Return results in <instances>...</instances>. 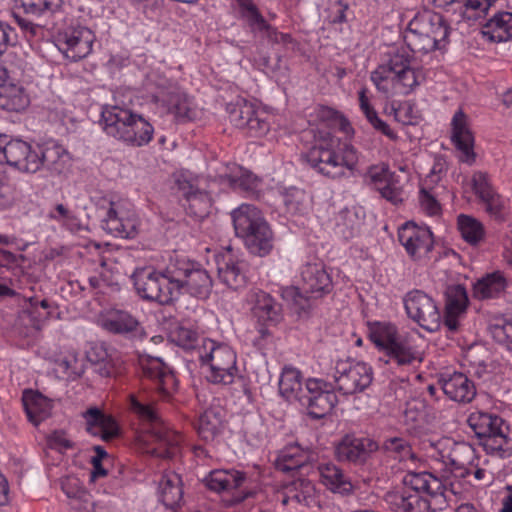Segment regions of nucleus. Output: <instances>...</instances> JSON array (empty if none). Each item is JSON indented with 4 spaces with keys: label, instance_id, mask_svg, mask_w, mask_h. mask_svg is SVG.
Returning <instances> with one entry per match:
<instances>
[{
    "label": "nucleus",
    "instance_id": "nucleus-1",
    "mask_svg": "<svg viewBox=\"0 0 512 512\" xmlns=\"http://www.w3.org/2000/svg\"><path fill=\"white\" fill-rule=\"evenodd\" d=\"M303 158L317 173L335 180L345 177L347 171L355 170L358 151L330 132H320Z\"/></svg>",
    "mask_w": 512,
    "mask_h": 512
},
{
    "label": "nucleus",
    "instance_id": "nucleus-2",
    "mask_svg": "<svg viewBox=\"0 0 512 512\" xmlns=\"http://www.w3.org/2000/svg\"><path fill=\"white\" fill-rule=\"evenodd\" d=\"M388 56V60L371 73V81L379 92L386 97L408 95L424 82L423 70L411 66L412 58L404 49Z\"/></svg>",
    "mask_w": 512,
    "mask_h": 512
},
{
    "label": "nucleus",
    "instance_id": "nucleus-3",
    "mask_svg": "<svg viewBox=\"0 0 512 512\" xmlns=\"http://www.w3.org/2000/svg\"><path fill=\"white\" fill-rule=\"evenodd\" d=\"M129 404L131 411L143 425L147 426L146 431L155 444L150 452L163 459L177 457L180 453L181 436L163 423L155 402L149 401L143 394H132L129 396Z\"/></svg>",
    "mask_w": 512,
    "mask_h": 512
},
{
    "label": "nucleus",
    "instance_id": "nucleus-4",
    "mask_svg": "<svg viewBox=\"0 0 512 512\" xmlns=\"http://www.w3.org/2000/svg\"><path fill=\"white\" fill-rule=\"evenodd\" d=\"M236 236L243 239L254 255L266 256L274 246L273 232L262 212L251 204H242L231 212Z\"/></svg>",
    "mask_w": 512,
    "mask_h": 512
},
{
    "label": "nucleus",
    "instance_id": "nucleus-5",
    "mask_svg": "<svg viewBox=\"0 0 512 512\" xmlns=\"http://www.w3.org/2000/svg\"><path fill=\"white\" fill-rule=\"evenodd\" d=\"M467 424L488 455L501 459L512 456V439L503 418L493 413L475 411L468 416Z\"/></svg>",
    "mask_w": 512,
    "mask_h": 512
},
{
    "label": "nucleus",
    "instance_id": "nucleus-6",
    "mask_svg": "<svg viewBox=\"0 0 512 512\" xmlns=\"http://www.w3.org/2000/svg\"><path fill=\"white\" fill-rule=\"evenodd\" d=\"M171 269V259L162 270L151 266L136 268L131 280L137 295L143 300L161 305H169L176 301Z\"/></svg>",
    "mask_w": 512,
    "mask_h": 512
},
{
    "label": "nucleus",
    "instance_id": "nucleus-7",
    "mask_svg": "<svg viewBox=\"0 0 512 512\" xmlns=\"http://www.w3.org/2000/svg\"><path fill=\"white\" fill-rule=\"evenodd\" d=\"M172 278L175 299L188 294L205 299L212 290V278L203 266L187 257L175 255L171 257Z\"/></svg>",
    "mask_w": 512,
    "mask_h": 512
},
{
    "label": "nucleus",
    "instance_id": "nucleus-8",
    "mask_svg": "<svg viewBox=\"0 0 512 512\" xmlns=\"http://www.w3.org/2000/svg\"><path fill=\"white\" fill-rule=\"evenodd\" d=\"M371 341L386 351L390 361L398 366L412 365L421 362L422 356L414 345L413 340L406 334L398 332L396 326L390 323H376L370 327Z\"/></svg>",
    "mask_w": 512,
    "mask_h": 512
},
{
    "label": "nucleus",
    "instance_id": "nucleus-9",
    "mask_svg": "<svg viewBox=\"0 0 512 512\" xmlns=\"http://www.w3.org/2000/svg\"><path fill=\"white\" fill-rule=\"evenodd\" d=\"M198 357L202 367L207 368L205 376L208 382L224 386L234 382L238 368L236 353L230 346L205 340L198 350Z\"/></svg>",
    "mask_w": 512,
    "mask_h": 512
},
{
    "label": "nucleus",
    "instance_id": "nucleus-10",
    "mask_svg": "<svg viewBox=\"0 0 512 512\" xmlns=\"http://www.w3.org/2000/svg\"><path fill=\"white\" fill-rule=\"evenodd\" d=\"M333 289L332 278L322 263H307L301 269V287H290L283 291V297L300 309L309 307V298L318 299Z\"/></svg>",
    "mask_w": 512,
    "mask_h": 512
},
{
    "label": "nucleus",
    "instance_id": "nucleus-11",
    "mask_svg": "<svg viewBox=\"0 0 512 512\" xmlns=\"http://www.w3.org/2000/svg\"><path fill=\"white\" fill-rule=\"evenodd\" d=\"M336 389L343 395H353L365 391L373 381L372 367L351 358L339 359L334 366Z\"/></svg>",
    "mask_w": 512,
    "mask_h": 512
},
{
    "label": "nucleus",
    "instance_id": "nucleus-12",
    "mask_svg": "<svg viewBox=\"0 0 512 512\" xmlns=\"http://www.w3.org/2000/svg\"><path fill=\"white\" fill-rule=\"evenodd\" d=\"M305 390L306 393L299 403L306 407L308 415L313 419L324 418L337 404L333 386L321 379H308Z\"/></svg>",
    "mask_w": 512,
    "mask_h": 512
},
{
    "label": "nucleus",
    "instance_id": "nucleus-13",
    "mask_svg": "<svg viewBox=\"0 0 512 512\" xmlns=\"http://www.w3.org/2000/svg\"><path fill=\"white\" fill-rule=\"evenodd\" d=\"M219 281L232 290L246 287L248 283V263L231 247H226L216 255Z\"/></svg>",
    "mask_w": 512,
    "mask_h": 512
},
{
    "label": "nucleus",
    "instance_id": "nucleus-14",
    "mask_svg": "<svg viewBox=\"0 0 512 512\" xmlns=\"http://www.w3.org/2000/svg\"><path fill=\"white\" fill-rule=\"evenodd\" d=\"M404 306L409 318L428 331L436 330L441 315L435 301L421 290H413L404 297Z\"/></svg>",
    "mask_w": 512,
    "mask_h": 512
},
{
    "label": "nucleus",
    "instance_id": "nucleus-15",
    "mask_svg": "<svg viewBox=\"0 0 512 512\" xmlns=\"http://www.w3.org/2000/svg\"><path fill=\"white\" fill-rule=\"evenodd\" d=\"M439 459L450 468L456 476L465 477L475 465V449L467 442H455L446 439L439 442Z\"/></svg>",
    "mask_w": 512,
    "mask_h": 512
},
{
    "label": "nucleus",
    "instance_id": "nucleus-16",
    "mask_svg": "<svg viewBox=\"0 0 512 512\" xmlns=\"http://www.w3.org/2000/svg\"><path fill=\"white\" fill-rule=\"evenodd\" d=\"M0 164H7L22 172L36 173L38 171V156L35 146L20 140H2L0 149Z\"/></svg>",
    "mask_w": 512,
    "mask_h": 512
},
{
    "label": "nucleus",
    "instance_id": "nucleus-17",
    "mask_svg": "<svg viewBox=\"0 0 512 512\" xmlns=\"http://www.w3.org/2000/svg\"><path fill=\"white\" fill-rule=\"evenodd\" d=\"M94 41L95 35L92 30L77 26L60 33L56 45L65 58L79 61L91 53Z\"/></svg>",
    "mask_w": 512,
    "mask_h": 512
},
{
    "label": "nucleus",
    "instance_id": "nucleus-18",
    "mask_svg": "<svg viewBox=\"0 0 512 512\" xmlns=\"http://www.w3.org/2000/svg\"><path fill=\"white\" fill-rule=\"evenodd\" d=\"M227 110L230 122L235 127L247 131L250 136L261 137L270 130L269 122L261 116L263 113H259L255 106L246 100L230 104Z\"/></svg>",
    "mask_w": 512,
    "mask_h": 512
},
{
    "label": "nucleus",
    "instance_id": "nucleus-19",
    "mask_svg": "<svg viewBox=\"0 0 512 512\" xmlns=\"http://www.w3.org/2000/svg\"><path fill=\"white\" fill-rule=\"evenodd\" d=\"M178 190L182 193L187 215L196 220H203L210 213L212 198L210 193L199 182L179 177L176 180Z\"/></svg>",
    "mask_w": 512,
    "mask_h": 512
},
{
    "label": "nucleus",
    "instance_id": "nucleus-20",
    "mask_svg": "<svg viewBox=\"0 0 512 512\" xmlns=\"http://www.w3.org/2000/svg\"><path fill=\"white\" fill-rule=\"evenodd\" d=\"M378 450L374 439L347 434L336 445L335 454L339 461L362 465Z\"/></svg>",
    "mask_w": 512,
    "mask_h": 512
},
{
    "label": "nucleus",
    "instance_id": "nucleus-21",
    "mask_svg": "<svg viewBox=\"0 0 512 512\" xmlns=\"http://www.w3.org/2000/svg\"><path fill=\"white\" fill-rule=\"evenodd\" d=\"M398 239L414 259L427 256L434 243L432 232L428 227H418L411 222H407L399 228Z\"/></svg>",
    "mask_w": 512,
    "mask_h": 512
},
{
    "label": "nucleus",
    "instance_id": "nucleus-22",
    "mask_svg": "<svg viewBox=\"0 0 512 512\" xmlns=\"http://www.w3.org/2000/svg\"><path fill=\"white\" fill-rule=\"evenodd\" d=\"M139 221L134 212L122 204L111 202L110 208L103 219V228L115 237L134 238L138 231Z\"/></svg>",
    "mask_w": 512,
    "mask_h": 512
},
{
    "label": "nucleus",
    "instance_id": "nucleus-23",
    "mask_svg": "<svg viewBox=\"0 0 512 512\" xmlns=\"http://www.w3.org/2000/svg\"><path fill=\"white\" fill-rule=\"evenodd\" d=\"M134 112L124 106L106 105L101 111L100 125L110 137L123 142L130 139L129 123L133 120Z\"/></svg>",
    "mask_w": 512,
    "mask_h": 512
},
{
    "label": "nucleus",
    "instance_id": "nucleus-24",
    "mask_svg": "<svg viewBox=\"0 0 512 512\" xmlns=\"http://www.w3.org/2000/svg\"><path fill=\"white\" fill-rule=\"evenodd\" d=\"M444 394L458 403H470L476 396L474 383L462 372H444L438 379Z\"/></svg>",
    "mask_w": 512,
    "mask_h": 512
},
{
    "label": "nucleus",
    "instance_id": "nucleus-25",
    "mask_svg": "<svg viewBox=\"0 0 512 512\" xmlns=\"http://www.w3.org/2000/svg\"><path fill=\"white\" fill-rule=\"evenodd\" d=\"M405 488L411 493H426L434 499L447 498L448 486L446 481L428 472L408 473L403 478Z\"/></svg>",
    "mask_w": 512,
    "mask_h": 512
},
{
    "label": "nucleus",
    "instance_id": "nucleus-26",
    "mask_svg": "<svg viewBox=\"0 0 512 512\" xmlns=\"http://www.w3.org/2000/svg\"><path fill=\"white\" fill-rule=\"evenodd\" d=\"M38 156V171L41 168L47 169L53 175H60L67 169L68 153L54 141H48L35 146Z\"/></svg>",
    "mask_w": 512,
    "mask_h": 512
},
{
    "label": "nucleus",
    "instance_id": "nucleus-27",
    "mask_svg": "<svg viewBox=\"0 0 512 512\" xmlns=\"http://www.w3.org/2000/svg\"><path fill=\"white\" fill-rule=\"evenodd\" d=\"M451 139L461 152L460 161L473 163L475 160V153L473 152L474 138L468 128L466 115L462 110L457 111L452 118Z\"/></svg>",
    "mask_w": 512,
    "mask_h": 512
},
{
    "label": "nucleus",
    "instance_id": "nucleus-28",
    "mask_svg": "<svg viewBox=\"0 0 512 512\" xmlns=\"http://www.w3.org/2000/svg\"><path fill=\"white\" fill-rule=\"evenodd\" d=\"M142 376L155 382L154 389L169 394L174 387L175 378L171 369L159 358H147L140 361Z\"/></svg>",
    "mask_w": 512,
    "mask_h": 512
},
{
    "label": "nucleus",
    "instance_id": "nucleus-29",
    "mask_svg": "<svg viewBox=\"0 0 512 512\" xmlns=\"http://www.w3.org/2000/svg\"><path fill=\"white\" fill-rule=\"evenodd\" d=\"M253 314L263 323L276 325L282 320V307L270 294L255 289L250 292Z\"/></svg>",
    "mask_w": 512,
    "mask_h": 512
},
{
    "label": "nucleus",
    "instance_id": "nucleus-30",
    "mask_svg": "<svg viewBox=\"0 0 512 512\" xmlns=\"http://www.w3.org/2000/svg\"><path fill=\"white\" fill-rule=\"evenodd\" d=\"M86 421V430L94 435L100 436L104 441H110L119 434V427L116 420L108 414L103 413L97 407H91L83 413Z\"/></svg>",
    "mask_w": 512,
    "mask_h": 512
},
{
    "label": "nucleus",
    "instance_id": "nucleus-31",
    "mask_svg": "<svg viewBox=\"0 0 512 512\" xmlns=\"http://www.w3.org/2000/svg\"><path fill=\"white\" fill-rule=\"evenodd\" d=\"M246 473L239 470L216 469L211 471L204 479L205 486L214 492H231L240 488L246 481Z\"/></svg>",
    "mask_w": 512,
    "mask_h": 512
},
{
    "label": "nucleus",
    "instance_id": "nucleus-32",
    "mask_svg": "<svg viewBox=\"0 0 512 512\" xmlns=\"http://www.w3.org/2000/svg\"><path fill=\"white\" fill-rule=\"evenodd\" d=\"M386 502L393 512H429L430 502L421 494L408 490L388 493Z\"/></svg>",
    "mask_w": 512,
    "mask_h": 512
},
{
    "label": "nucleus",
    "instance_id": "nucleus-33",
    "mask_svg": "<svg viewBox=\"0 0 512 512\" xmlns=\"http://www.w3.org/2000/svg\"><path fill=\"white\" fill-rule=\"evenodd\" d=\"M106 331L124 336H135L141 329L139 321L129 312L113 310L101 320Z\"/></svg>",
    "mask_w": 512,
    "mask_h": 512
},
{
    "label": "nucleus",
    "instance_id": "nucleus-34",
    "mask_svg": "<svg viewBox=\"0 0 512 512\" xmlns=\"http://www.w3.org/2000/svg\"><path fill=\"white\" fill-rule=\"evenodd\" d=\"M379 450L388 459L397 461L402 468H408V463L414 464L417 456L413 452L412 446L408 440L403 437H388L384 439Z\"/></svg>",
    "mask_w": 512,
    "mask_h": 512
},
{
    "label": "nucleus",
    "instance_id": "nucleus-35",
    "mask_svg": "<svg viewBox=\"0 0 512 512\" xmlns=\"http://www.w3.org/2000/svg\"><path fill=\"white\" fill-rule=\"evenodd\" d=\"M302 373L297 368L284 366L279 380V393L289 402H300L306 393Z\"/></svg>",
    "mask_w": 512,
    "mask_h": 512
},
{
    "label": "nucleus",
    "instance_id": "nucleus-36",
    "mask_svg": "<svg viewBox=\"0 0 512 512\" xmlns=\"http://www.w3.org/2000/svg\"><path fill=\"white\" fill-rule=\"evenodd\" d=\"M224 416L225 411L220 406L206 409L196 423L198 435L206 442L213 441L221 433Z\"/></svg>",
    "mask_w": 512,
    "mask_h": 512
},
{
    "label": "nucleus",
    "instance_id": "nucleus-37",
    "mask_svg": "<svg viewBox=\"0 0 512 512\" xmlns=\"http://www.w3.org/2000/svg\"><path fill=\"white\" fill-rule=\"evenodd\" d=\"M320 480L323 485L334 493L349 494L353 486L349 477L334 463H323L318 466Z\"/></svg>",
    "mask_w": 512,
    "mask_h": 512
},
{
    "label": "nucleus",
    "instance_id": "nucleus-38",
    "mask_svg": "<svg viewBox=\"0 0 512 512\" xmlns=\"http://www.w3.org/2000/svg\"><path fill=\"white\" fill-rule=\"evenodd\" d=\"M22 402L29 421L35 426L48 418L53 408L50 399L34 391H25Z\"/></svg>",
    "mask_w": 512,
    "mask_h": 512
},
{
    "label": "nucleus",
    "instance_id": "nucleus-39",
    "mask_svg": "<svg viewBox=\"0 0 512 512\" xmlns=\"http://www.w3.org/2000/svg\"><path fill=\"white\" fill-rule=\"evenodd\" d=\"M417 21L420 33L424 32L439 48V43L446 40L449 35V27L442 15L438 13L424 12L413 18Z\"/></svg>",
    "mask_w": 512,
    "mask_h": 512
},
{
    "label": "nucleus",
    "instance_id": "nucleus-40",
    "mask_svg": "<svg viewBox=\"0 0 512 512\" xmlns=\"http://www.w3.org/2000/svg\"><path fill=\"white\" fill-rule=\"evenodd\" d=\"M29 103V96L21 85L9 81L0 84L1 109L20 112L26 109Z\"/></svg>",
    "mask_w": 512,
    "mask_h": 512
},
{
    "label": "nucleus",
    "instance_id": "nucleus-41",
    "mask_svg": "<svg viewBox=\"0 0 512 512\" xmlns=\"http://www.w3.org/2000/svg\"><path fill=\"white\" fill-rule=\"evenodd\" d=\"M183 498L181 477L174 472L165 473L159 481V499L170 509L179 506Z\"/></svg>",
    "mask_w": 512,
    "mask_h": 512
},
{
    "label": "nucleus",
    "instance_id": "nucleus-42",
    "mask_svg": "<svg viewBox=\"0 0 512 512\" xmlns=\"http://www.w3.org/2000/svg\"><path fill=\"white\" fill-rule=\"evenodd\" d=\"M290 500H294L307 507L314 505L316 503V489L314 484L305 478L292 480L285 488V497L282 503L286 505Z\"/></svg>",
    "mask_w": 512,
    "mask_h": 512
},
{
    "label": "nucleus",
    "instance_id": "nucleus-43",
    "mask_svg": "<svg viewBox=\"0 0 512 512\" xmlns=\"http://www.w3.org/2000/svg\"><path fill=\"white\" fill-rule=\"evenodd\" d=\"M484 36L494 42H504L512 37V13L498 12L483 26Z\"/></svg>",
    "mask_w": 512,
    "mask_h": 512
},
{
    "label": "nucleus",
    "instance_id": "nucleus-44",
    "mask_svg": "<svg viewBox=\"0 0 512 512\" xmlns=\"http://www.w3.org/2000/svg\"><path fill=\"white\" fill-rule=\"evenodd\" d=\"M506 279L499 271L487 274L473 286L475 298L483 300L498 297L506 288Z\"/></svg>",
    "mask_w": 512,
    "mask_h": 512
},
{
    "label": "nucleus",
    "instance_id": "nucleus-45",
    "mask_svg": "<svg viewBox=\"0 0 512 512\" xmlns=\"http://www.w3.org/2000/svg\"><path fill=\"white\" fill-rule=\"evenodd\" d=\"M86 357L100 376L111 377L114 374L116 363L104 344H94L86 352Z\"/></svg>",
    "mask_w": 512,
    "mask_h": 512
},
{
    "label": "nucleus",
    "instance_id": "nucleus-46",
    "mask_svg": "<svg viewBox=\"0 0 512 512\" xmlns=\"http://www.w3.org/2000/svg\"><path fill=\"white\" fill-rule=\"evenodd\" d=\"M128 129L132 135L130 139L123 140V143L127 145L141 147L148 144L153 138V126L140 114L134 113Z\"/></svg>",
    "mask_w": 512,
    "mask_h": 512
},
{
    "label": "nucleus",
    "instance_id": "nucleus-47",
    "mask_svg": "<svg viewBox=\"0 0 512 512\" xmlns=\"http://www.w3.org/2000/svg\"><path fill=\"white\" fill-rule=\"evenodd\" d=\"M286 211L291 215H305L310 209V198L305 190L297 187L284 188L281 192Z\"/></svg>",
    "mask_w": 512,
    "mask_h": 512
},
{
    "label": "nucleus",
    "instance_id": "nucleus-48",
    "mask_svg": "<svg viewBox=\"0 0 512 512\" xmlns=\"http://www.w3.org/2000/svg\"><path fill=\"white\" fill-rule=\"evenodd\" d=\"M231 188L246 193L249 196H257L261 180L250 171L238 167L234 172L226 175Z\"/></svg>",
    "mask_w": 512,
    "mask_h": 512
},
{
    "label": "nucleus",
    "instance_id": "nucleus-49",
    "mask_svg": "<svg viewBox=\"0 0 512 512\" xmlns=\"http://www.w3.org/2000/svg\"><path fill=\"white\" fill-rule=\"evenodd\" d=\"M457 226L462 238L470 245L476 246L485 238L484 225L473 216L466 214L458 215Z\"/></svg>",
    "mask_w": 512,
    "mask_h": 512
},
{
    "label": "nucleus",
    "instance_id": "nucleus-50",
    "mask_svg": "<svg viewBox=\"0 0 512 512\" xmlns=\"http://www.w3.org/2000/svg\"><path fill=\"white\" fill-rule=\"evenodd\" d=\"M404 40L412 52H423L427 53L438 49L437 45L424 34L420 33L417 21L413 19L408 24V29L404 35Z\"/></svg>",
    "mask_w": 512,
    "mask_h": 512
},
{
    "label": "nucleus",
    "instance_id": "nucleus-51",
    "mask_svg": "<svg viewBox=\"0 0 512 512\" xmlns=\"http://www.w3.org/2000/svg\"><path fill=\"white\" fill-rule=\"evenodd\" d=\"M238 4L241 16L247 21L253 32H264L270 26L259 12L252 0H235Z\"/></svg>",
    "mask_w": 512,
    "mask_h": 512
},
{
    "label": "nucleus",
    "instance_id": "nucleus-52",
    "mask_svg": "<svg viewBox=\"0 0 512 512\" xmlns=\"http://www.w3.org/2000/svg\"><path fill=\"white\" fill-rule=\"evenodd\" d=\"M489 332L496 343L512 352V318H496L489 324Z\"/></svg>",
    "mask_w": 512,
    "mask_h": 512
},
{
    "label": "nucleus",
    "instance_id": "nucleus-53",
    "mask_svg": "<svg viewBox=\"0 0 512 512\" xmlns=\"http://www.w3.org/2000/svg\"><path fill=\"white\" fill-rule=\"evenodd\" d=\"M16 7H21L25 14L34 17L53 13L59 6V0H14Z\"/></svg>",
    "mask_w": 512,
    "mask_h": 512
},
{
    "label": "nucleus",
    "instance_id": "nucleus-54",
    "mask_svg": "<svg viewBox=\"0 0 512 512\" xmlns=\"http://www.w3.org/2000/svg\"><path fill=\"white\" fill-rule=\"evenodd\" d=\"M468 304L466 289L462 285H453L446 291V307L449 313H462Z\"/></svg>",
    "mask_w": 512,
    "mask_h": 512
},
{
    "label": "nucleus",
    "instance_id": "nucleus-55",
    "mask_svg": "<svg viewBox=\"0 0 512 512\" xmlns=\"http://www.w3.org/2000/svg\"><path fill=\"white\" fill-rule=\"evenodd\" d=\"M337 230L344 238H352L359 230L360 221L356 212L345 209L342 210L337 217Z\"/></svg>",
    "mask_w": 512,
    "mask_h": 512
},
{
    "label": "nucleus",
    "instance_id": "nucleus-56",
    "mask_svg": "<svg viewBox=\"0 0 512 512\" xmlns=\"http://www.w3.org/2000/svg\"><path fill=\"white\" fill-rule=\"evenodd\" d=\"M172 341L185 350L194 349L199 342V334L192 327L178 326L171 333Z\"/></svg>",
    "mask_w": 512,
    "mask_h": 512
},
{
    "label": "nucleus",
    "instance_id": "nucleus-57",
    "mask_svg": "<svg viewBox=\"0 0 512 512\" xmlns=\"http://www.w3.org/2000/svg\"><path fill=\"white\" fill-rule=\"evenodd\" d=\"M493 0H465L463 3L462 16L467 20H479L485 17Z\"/></svg>",
    "mask_w": 512,
    "mask_h": 512
},
{
    "label": "nucleus",
    "instance_id": "nucleus-58",
    "mask_svg": "<svg viewBox=\"0 0 512 512\" xmlns=\"http://www.w3.org/2000/svg\"><path fill=\"white\" fill-rule=\"evenodd\" d=\"M56 365L57 370L61 371L67 378L72 380L80 377L84 372L83 365L75 352L57 360Z\"/></svg>",
    "mask_w": 512,
    "mask_h": 512
},
{
    "label": "nucleus",
    "instance_id": "nucleus-59",
    "mask_svg": "<svg viewBox=\"0 0 512 512\" xmlns=\"http://www.w3.org/2000/svg\"><path fill=\"white\" fill-rule=\"evenodd\" d=\"M394 116V119L403 125H415L418 122V116L414 112L411 104L408 102L392 103L391 111L389 112Z\"/></svg>",
    "mask_w": 512,
    "mask_h": 512
},
{
    "label": "nucleus",
    "instance_id": "nucleus-60",
    "mask_svg": "<svg viewBox=\"0 0 512 512\" xmlns=\"http://www.w3.org/2000/svg\"><path fill=\"white\" fill-rule=\"evenodd\" d=\"M305 464V457L297 452L283 451L276 460V467L282 472L295 471Z\"/></svg>",
    "mask_w": 512,
    "mask_h": 512
},
{
    "label": "nucleus",
    "instance_id": "nucleus-61",
    "mask_svg": "<svg viewBox=\"0 0 512 512\" xmlns=\"http://www.w3.org/2000/svg\"><path fill=\"white\" fill-rule=\"evenodd\" d=\"M378 190L383 198L394 205H397L403 201L402 188L391 175L385 176L383 185L378 186Z\"/></svg>",
    "mask_w": 512,
    "mask_h": 512
},
{
    "label": "nucleus",
    "instance_id": "nucleus-62",
    "mask_svg": "<svg viewBox=\"0 0 512 512\" xmlns=\"http://www.w3.org/2000/svg\"><path fill=\"white\" fill-rule=\"evenodd\" d=\"M170 111L181 121L190 120L194 117V112L185 95H176L171 98Z\"/></svg>",
    "mask_w": 512,
    "mask_h": 512
},
{
    "label": "nucleus",
    "instance_id": "nucleus-63",
    "mask_svg": "<svg viewBox=\"0 0 512 512\" xmlns=\"http://www.w3.org/2000/svg\"><path fill=\"white\" fill-rule=\"evenodd\" d=\"M471 182L473 191L479 200H482L495 191L489 181L487 173L482 171L474 172Z\"/></svg>",
    "mask_w": 512,
    "mask_h": 512
},
{
    "label": "nucleus",
    "instance_id": "nucleus-64",
    "mask_svg": "<svg viewBox=\"0 0 512 512\" xmlns=\"http://www.w3.org/2000/svg\"><path fill=\"white\" fill-rule=\"evenodd\" d=\"M485 205V210L491 216L502 219L505 209V201L496 191L480 200Z\"/></svg>",
    "mask_w": 512,
    "mask_h": 512
}]
</instances>
